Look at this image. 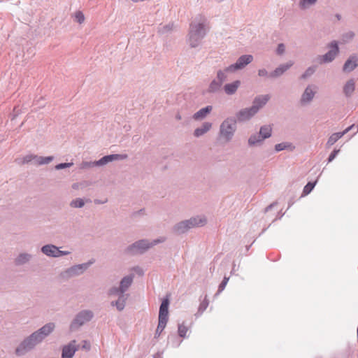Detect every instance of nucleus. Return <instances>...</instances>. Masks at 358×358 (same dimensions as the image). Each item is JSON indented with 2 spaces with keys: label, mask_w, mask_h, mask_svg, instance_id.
<instances>
[{
  "label": "nucleus",
  "mask_w": 358,
  "mask_h": 358,
  "mask_svg": "<svg viewBox=\"0 0 358 358\" xmlns=\"http://www.w3.org/2000/svg\"><path fill=\"white\" fill-rule=\"evenodd\" d=\"M32 259V255L28 252H20L15 258L14 262L17 266L28 264Z\"/></svg>",
  "instance_id": "nucleus-25"
},
{
  "label": "nucleus",
  "mask_w": 358,
  "mask_h": 358,
  "mask_svg": "<svg viewBox=\"0 0 358 358\" xmlns=\"http://www.w3.org/2000/svg\"><path fill=\"white\" fill-rule=\"evenodd\" d=\"M208 300L206 297L204 300L200 303L198 309V313L196 314V315H201L206 310V308L208 306Z\"/></svg>",
  "instance_id": "nucleus-39"
},
{
  "label": "nucleus",
  "mask_w": 358,
  "mask_h": 358,
  "mask_svg": "<svg viewBox=\"0 0 358 358\" xmlns=\"http://www.w3.org/2000/svg\"><path fill=\"white\" fill-rule=\"evenodd\" d=\"M358 66V54H353L345 61L343 71L345 73L352 72Z\"/></svg>",
  "instance_id": "nucleus-16"
},
{
  "label": "nucleus",
  "mask_w": 358,
  "mask_h": 358,
  "mask_svg": "<svg viewBox=\"0 0 358 358\" xmlns=\"http://www.w3.org/2000/svg\"><path fill=\"white\" fill-rule=\"evenodd\" d=\"M357 131H358V124H357Z\"/></svg>",
  "instance_id": "nucleus-63"
},
{
  "label": "nucleus",
  "mask_w": 358,
  "mask_h": 358,
  "mask_svg": "<svg viewBox=\"0 0 358 358\" xmlns=\"http://www.w3.org/2000/svg\"><path fill=\"white\" fill-rule=\"evenodd\" d=\"M107 202V199H105L104 201H101V200H99V199H95L94 200V203L96 204H103Z\"/></svg>",
  "instance_id": "nucleus-57"
},
{
  "label": "nucleus",
  "mask_w": 358,
  "mask_h": 358,
  "mask_svg": "<svg viewBox=\"0 0 358 358\" xmlns=\"http://www.w3.org/2000/svg\"><path fill=\"white\" fill-rule=\"evenodd\" d=\"M259 135L262 136V138L265 140L271 136V128L268 125H264L261 127L259 129Z\"/></svg>",
  "instance_id": "nucleus-34"
},
{
  "label": "nucleus",
  "mask_w": 358,
  "mask_h": 358,
  "mask_svg": "<svg viewBox=\"0 0 358 358\" xmlns=\"http://www.w3.org/2000/svg\"><path fill=\"white\" fill-rule=\"evenodd\" d=\"M254 59L252 55H243L238 58L234 64H230L231 69H233L236 73L238 71H241L245 69L248 64H250Z\"/></svg>",
  "instance_id": "nucleus-11"
},
{
  "label": "nucleus",
  "mask_w": 358,
  "mask_h": 358,
  "mask_svg": "<svg viewBox=\"0 0 358 358\" xmlns=\"http://www.w3.org/2000/svg\"><path fill=\"white\" fill-rule=\"evenodd\" d=\"M73 165V162L69 163H61L55 166V169L56 170H61L66 168H69Z\"/></svg>",
  "instance_id": "nucleus-49"
},
{
  "label": "nucleus",
  "mask_w": 358,
  "mask_h": 358,
  "mask_svg": "<svg viewBox=\"0 0 358 358\" xmlns=\"http://www.w3.org/2000/svg\"><path fill=\"white\" fill-rule=\"evenodd\" d=\"M213 124L210 122H203L200 127H196L193 132L195 138H199L204 136L211 130Z\"/></svg>",
  "instance_id": "nucleus-20"
},
{
  "label": "nucleus",
  "mask_w": 358,
  "mask_h": 358,
  "mask_svg": "<svg viewBox=\"0 0 358 358\" xmlns=\"http://www.w3.org/2000/svg\"><path fill=\"white\" fill-rule=\"evenodd\" d=\"M90 343L87 341H83L82 348L86 350H90Z\"/></svg>",
  "instance_id": "nucleus-53"
},
{
  "label": "nucleus",
  "mask_w": 358,
  "mask_h": 358,
  "mask_svg": "<svg viewBox=\"0 0 358 358\" xmlns=\"http://www.w3.org/2000/svg\"><path fill=\"white\" fill-rule=\"evenodd\" d=\"M328 48H329V51L322 58V62L323 63L331 62L339 52L338 43L336 41H332L328 45Z\"/></svg>",
  "instance_id": "nucleus-10"
},
{
  "label": "nucleus",
  "mask_w": 358,
  "mask_h": 358,
  "mask_svg": "<svg viewBox=\"0 0 358 358\" xmlns=\"http://www.w3.org/2000/svg\"><path fill=\"white\" fill-rule=\"evenodd\" d=\"M340 150H334L329 156L328 162H331L336 158Z\"/></svg>",
  "instance_id": "nucleus-52"
},
{
  "label": "nucleus",
  "mask_w": 358,
  "mask_h": 358,
  "mask_svg": "<svg viewBox=\"0 0 358 358\" xmlns=\"http://www.w3.org/2000/svg\"><path fill=\"white\" fill-rule=\"evenodd\" d=\"M318 0H299L298 6L302 10H306L314 6Z\"/></svg>",
  "instance_id": "nucleus-31"
},
{
  "label": "nucleus",
  "mask_w": 358,
  "mask_h": 358,
  "mask_svg": "<svg viewBox=\"0 0 358 358\" xmlns=\"http://www.w3.org/2000/svg\"><path fill=\"white\" fill-rule=\"evenodd\" d=\"M173 29V24L169 23L165 25H160L158 28L159 32L161 34H166Z\"/></svg>",
  "instance_id": "nucleus-38"
},
{
  "label": "nucleus",
  "mask_w": 358,
  "mask_h": 358,
  "mask_svg": "<svg viewBox=\"0 0 358 358\" xmlns=\"http://www.w3.org/2000/svg\"><path fill=\"white\" fill-rule=\"evenodd\" d=\"M343 136V133H340V132H337V133H334V134H331L329 136V138L327 142V145L328 147L333 145L338 139H340Z\"/></svg>",
  "instance_id": "nucleus-35"
},
{
  "label": "nucleus",
  "mask_w": 358,
  "mask_h": 358,
  "mask_svg": "<svg viewBox=\"0 0 358 358\" xmlns=\"http://www.w3.org/2000/svg\"><path fill=\"white\" fill-rule=\"evenodd\" d=\"M94 317V313L89 309H84L79 311L71 321L69 329L74 331L80 329L85 324L89 322Z\"/></svg>",
  "instance_id": "nucleus-6"
},
{
  "label": "nucleus",
  "mask_w": 358,
  "mask_h": 358,
  "mask_svg": "<svg viewBox=\"0 0 358 358\" xmlns=\"http://www.w3.org/2000/svg\"><path fill=\"white\" fill-rule=\"evenodd\" d=\"M294 149L295 146L290 142H282L275 145V150L276 152H280L284 150L293 151Z\"/></svg>",
  "instance_id": "nucleus-32"
},
{
  "label": "nucleus",
  "mask_w": 358,
  "mask_h": 358,
  "mask_svg": "<svg viewBox=\"0 0 358 358\" xmlns=\"http://www.w3.org/2000/svg\"><path fill=\"white\" fill-rule=\"evenodd\" d=\"M92 264V263L90 262L87 263L73 265L63 271L60 273V276L64 280H68L72 278L80 276L87 271V269L90 267V266Z\"/></svg>",
  "instance_id": "nucleus-7"
},
{
  "label": "nucleus",
  "mask_w": 358,
  "mask_h": 358,
  "mask_svg": "<svg viewBox=\"0 0 358 358\" xmlns=\"http://www.w3.org/2000/svg\"><path fill=\"white\" fill-rule=\"evenodd\" d=\"M74 17L76 22L79 24H82L85 21L84 14L81 11H77L74 14Z\"/></svg>",
  "instance_id": "nucleus-45"
},
{
  "label": "nucleus",
  "mask_w": 358,
  "mask_h": 358,
  "mask_svg": "<svg viewBox=\"0 0 358 358\" xmlns=\"http://www.w3.org/2000/svg\"><path fill=\"white\" fill-rule=\"evenodd\" d=\"M34 155L30 154L25 155L22 157H20L16 159L15 162L19 165H23L29 163H31L33 160Z\"/></svg>",
  "instance_id": "nucleus-36"
},
{
  "label": "nucleus",
  "mask_w": 358,
  "mask_h": 358,
  "mask_svg": "<svg viewBox=\"0 0 358 358\" xmlns=\"http://www.w3.org/2000/svg\"><path fill=\"white\" fill-rule=\"evenodd\" d=\"M271 73H268V71L266 69H260L257 71L258 76L261 78H271L269 76Z\"/></svg>",
  "instance_id": "nucleus-48"
},
{
  "label": "nucleus",
  "mask_w": 358,
  "mask_h": 358,
  "mask_svg": "<svg viewBox=\"0 0 358 358\" xmlns=\"http://www.w3.org/2000/svg\"><path fill=\"white\" fill-rule=\"evenodd\" d=\"M213 110L212 106H207L204 108L199 109L197 112H196L192 118L196 121H201L204 120Z\"/></svg>",
  "instance_id": "nucleus-24"
},
{
  "label": "nucleus",
  "mask_w": 358,
  "mask_h": 358,
  "mask_svg": "<svg viewBox=\"0 0 358 358\" xmlns=\"http://www.w3.org/2000/svg\"><path fill=\"white\" fill-rule=\"evenodd\" d=\"M78 345L76 340L71 341L62 348V358H73L76 352L78 350Z\"/></svg>",
  "instance_id": "nucleus-14"
},
{
  "label": "nucleus",
  "mask_w": 358,
  "mask_h": 358,
  "mask_svg": "<svg viewBox=\"0 0 358 358\" xmlns=\"http://www.w3.org/2000/svg\"><path fill=\"white\" fill-rule=\"evenodd\" d=\"M32 350V347L24 337L15 348V355L17 357H23Z\"/></svg>",
  "instance_id": "nucleus-13"
},
{
  "label": "nucleus",
  "mask_w": 358,
  "mask_h": 358,
  "mask_svg": "<svg viewBox=\"0 0 358 358\" xmlns=\"http://www.w3.org/2000/svg\"><path fill=\"white\" fill-rule=\"evenodd\" d=\"M206 223L207 220L205 216L197 215L176 223L173 227L172 231L180 235L186 233L192 228L203 227Z\"/></svg>",
  "instance_id": "nucleus-4"
},
{
  "label": "nucleus",
  "mask_w": 358,
  "mask_h": 358,
  "mask_svg": "<svg viewBox=\"0 0 358 358\" xmlns=\"http://www.w3.org/2000/svg\"><path fill=\"white\" fill-rule=\"evenodd\" d=\"M355 36V33L353 31H347L344 32L341 36V40L342 43H348L350 41H352Z\"/></svg>",
  "instance_id": "nucleus-33"
},
{
  "label": "nucleus",
  "mask_w": 358,
  "mask_h": 358,
  "mask_svg": "<svg viewBox=\"0 0 358 358\" xmlns=\"http://www.w3.org/2000/svg\"><path fill=\"white\" fill-rule=\"evenodd\" d=\"M223 84L221 83L216 78L213 79L209 84L208 92L216 93L221 90Z\"/></svg>",
  "instance_id": "nucleus-28"
},
{
  "label": "nucleus",
  "mask_w": 358,
  "mask_h": 358,
  "mask_svg": "<svg viewBox=\"0 0 358 358\" xmlns=\"http://www.w3.org/2000/svg\"><path fill=\"white\" fill-rule=\"evenodd\" d=\"M56 324L54 322H48L38 329L32 332L29 336L36 346L42 343L55 329Z\"/></svg>",
  "instance_id": "nucleus-5"
},
{
  "label": "nucleus",
  "mask_w": 358,
  "mask_h": 358,
  "mask_svg": "<svg viewBox=\"0 0 358 358\" xmlns=\"http://www.w3.org/2000/svg\"><path fill=\"white\" fill-rule=\"evenodd\" d=\"M231 66L229 65L223 69H219L216 72V78L221 83H224L228 80V76L230 73H234V71L233 69H231Z\"/></svg>",
  "instance_id": "nucleus-21"
},
{
  "label": "nucleus",
  "mask_w": 358,
  "mask_h": 358,
  "mask_svg": "<svg viewBox=\"0 0 358 358\" xmlns=\"http://www.w3.org/2000/svg\"><path fill=\"white\" fill-rule=\"evenodd\" d=\"M228 281H229V278L224 277L223 280L222 281V282L219 285L218 291H217V294H220V292H222L224 289V288H225Z\"/></svg>",
  "instance_id": "nucleus-50"
},
{
  "label": "nucleus",
  "mask_w": 358,
  "mask_h": 358,
  "mask_svg": "<svg viewBox=\"0 0 358 358\" xmlns=\"http://www.w3.org/2000/svg\"><path fill=\"white\" fill-rule=\"evenodd\" d=\"M26 338L27 340L29 341V343H30L31 346L32 347L33 350H34L36 348V345L34 343L33 341L31 340V338H30L29 335L26 336Z\"/></svg>",
  "instance_id": "nucleus-54"
},
{
  "label": "nucleus",
  "mask_w": 358,
  "mask_h": 358,
  "mask_svg": "<svg viewBox=\"0 0 358 358\" xmlns=\"http://www.w3.org/2000/svg\"><path fill=\"white\" fill-rule=\"evenodd\" d=\"M128 295L125 294H121L118 296V299L116 301H113L110 302V305L112 306H115L117 310L122 311L124 310L126 301L127 300Z\"/></svg>",
  "instance_id": "nucleus-26"
},
{
  "label": "nucleus",
  "mask_w": 358,
  "mask_h": 358,
  "mask_svg": "<svg viewBox=\"0 0 358 358\" xmlns=\"http://www.w3.org/2000/svg\"><path fill=\"white\" fill-rule=\"evenodd\" d=\"M241 83L240 80H236L232 83H227L223 86V90L227 95H234L240 87Z\"/></svg>",
  "instance_id": "nucleus-23"
},
{
  "label": "nucleus",
  "mask_w": 358,
  "mask_h": 358,
  "mask_svg": "<svg viewBox=\"0 0 358 358\" xmlns=\"http://www.w3.org/2000/svg\"><path fill=\"white\" fill-rule=\"evenodd\" d=\"M354 124H352L351 126L348 127V128H346L343 131H342L341 133H343V136L345 134H346L348 132H349L353 127H354Z\"/></svg>",
  "instance_id": "nucleus-56"
},
{
  "label": "nucleus",
  "mask_w": 358,
  "mask_h": 358,
  "mask_svg": "<svg viewBox=\"0 0 358 358\" xmlns=\"http://www.w3.org/2000/svg\"><path fill=\"white\" fill-rule=\"evenodd\" d=\"M206 19L197 15L190 24L188 41L192 48L197 47L206 34Z\"/></svg>",
  "instance_id": "nucleus-1"
},
{
  "label": "nucleus",
  "mask_w": 358,
  "mask_h": 358,
  "mask_svg": "<svg viewBox=\"0 0 358 358\" xmlns=\"http://www.w3.org/2000/svg\"><path fill=\"white\" fill-rule=\"evenodd\" d=\"M285 52V45L283 43H280L276 49V53L279 55H282Z\"/></svg>",
  "instance_id": "nucleus-51"
},
{
  "label": "nucleus",
  "mask_w": 358,
  "mask_h": 358,
  "mask_svg": "<svg viewBox=\"0 0 358 358\" xmlns=\"http://www.w3.org/2000/svg\"><path fill=\"white\" fill-rule=\"evenodd\" d=\"M38 158H39V156H38L36 155H34V157H33V160H32L31 163L34 165L38 166V161H39V159H38Z\"/></svg>",
  "instance_id": "nucleus-55"
},
{
  "label": "nucleus",
  "mask_w": 358,
  "mask_h": 358,
  "mask_svg": "<svg viewBox=\"0 0 358 358\" xmlns=\"http://www.w3.org/2000/svg\"><path fill=\"white\" fill-rule=\"evenodd\" d=\"M355 85L356 80L354 78H350L345 83L343 87V93L345 97L349 98L352 96L355 91Z\"/></svg>",
  "instance_id": "nucleus-22"
},
{
  "label": "nucleus",
  "mask_w": 358,
  "mask_h": 358,
  "mask_svg": "<svg viewBox=\"0 0 358 358\" xmlns=\"http://www.w3.org/2000/svg\"><path fill=\"white\" fill-rule=\"evenodd\" d=\"M336 17L340 20L341 19V15H336Z\"/></svg>",
  "instance_id": "nucleus-61"
},
{
  "label": "nucleus",
  "mask_w": 358,
  "mask_h": 358,
  "mask_svg": "<svg viewBox=\"0 0 358 358\" xmlns=\"http://www.w3.org/2000/svg\"><path fill=\"white\" fill-rule=\"evenodd\" d=\"M315 71V66L308 67L300 76V79L306 80L310 77Z\"/></svg>",
  "instance_id": "nucleus-37"
},
{
  "label": "nucleus",
  "mask_w": 358,
  "mask_h": 358,
  "mask_svg": "<svg viewBox=\"0 0 358 358\" xmlns=\"http://www.w3.org/2000/svg\"><path fill=\"white\" fill-rule=\"evenodd\" d=\"M90 199H85L83 198H76L71 201L69 206L72 208H82L85 205L86 202H90Z\"/></svg>",
  "instance_id": "nucleus-30"
},
{
  "label": "nucleus",
  "mask_w": 358,
  "mask_h": 358,
  "mask_svg": "<svg viewBox=\"0 0 358 358\" xmlns=\"http://www.w3.org/2000/svg\"><path fill=\"white\" fill-rule=\"evenodd\" d=\"M317 92V85L313 83L307 85L300 96V105L302 106H309L313 101Z\"/></svg>",
  "instance_id": "nucleus-8"
},
{
  "label": "nucleus",
  "mask_w": 358,
  "mask_h": 358,
  "mask_svg": "<svg viewBox=\"0 0 358 358\" xmlns=\"http://www.w3.org/2000/svg\"><path fill=\"white\" fill-rule=\"evenodd\" d=\"M169 299H165L162 301L159 311V321H161L162 324L163 322L167 323L169 318Z\"/></svg>",
  "instance_id": "nucleus-18"
},
{
  "label": "nucleus",
  "mask_w": 358,
  "mask_h": 358,
  "mask_svg": "<svg viewBox=\"0 0 358 358\" xmlns=\"http://www.w3.org/2000/svg\"><path fill=\"white\" fill-rule=\"evenodd\" d=\"M134 275L133 274H130L129 275L124 276L120 282V289L124 294L125 292L128 290L129 287L131 285Z\"/></svg>",
  "instance_id": "nucleus-27"
},
{
  "label": "nucleus",
  "mask_w": 358,
  "mask_h": 358,
  "mask_svg": "<svg viewBox=\"0 0 358 358\" xmlns=\"http://www.w3.org/2000/svg\"><path fill=\"white\" fill-rule=\"evenodd\" d=\"M294 64L292 61H289L285 64L279 65L274 71L271 72L269 76L272 78H276L283 75L287 70H289Z\"/></svg>",
  "instance_id": "nucleus-17"
},
{
  "label": "nucleus",
  "mask_w": 358,
  "mask_h": 358,
  "mask_svg": "<svg viewBox=\"0 0 358 358\" xmlns=\"http://www.w3.org/2000/svg\"><path fill=\"white\" fill-rule=\"evenodd\" d=\"M126 158H127V155H117V154L110 155H106V156L103 157L98 161H95V164H96V166H104V165L107 164L108 163L113 162L114 160L124 159Z\"/></svg>",
  "instance_id": "nucleus-19"
},
{
  "label": "nucleus",
  "mask_w": 358,
  "mask_h": 358,
  "mask_svg": "<svg viewBox=\"0 0 358 358\" xmlns=\"http://www.w3.org/2000/svg\"><path fill=\"white\" fill-rule=\"evenodd\" d=\"M53 159L54 158L52 156H48V157L39 156V158H38V159H39V161H38V166L48 164L53 160Z\"/></svg>",
  "instance_id": "nucleus-40"
},
{
  "label": "nucleus",
  "mask_w": 358,
  "mask_h": 358,
  "mask_svg": "<svg viewBox=\"0 0 358 358\" xmlns=\"http://www.w3.org/2000/svg\"><path fill=\"white\" fill-rule=\"evenodd\" d=\"M166 323H164L163 322V324H162L161 321H159L158 325H157V329L155 331V337H157L161 334V333L163 331V330L166 327Z\"/></svg>",
  "instance_id": "nucleus-46"
},
{
  "label": "nucleus",
  "mask_w": 358,
  "mask_h": 358,
  "mask_svg": "<svg viewBox=\"0 0 358 358\" xmlns=\"http://www.w3.org/2000/svg\"><path fill=\"white\" fill-rule=\"evenodd\" d=\"M41 252L48 257L58 258L71 254L69 250H60L59 248L53 244H47L41 247Z\"/></svg>",
  "instance_id": "nucleus-9"
},
{
  "label": "nucleus",
  "mask_w": 358,
  "mask_h": 358,
  "mask_svg": "<svg viewBox=\"0 0 358 358\" xmlns=\"http://www.w3.org/2000/svg\"><path fill=\"white\" fill-rule=\"evenodd\" d=\"M257 113L252 106L240 110L236 114V122H245L251 120Z\"/></svg>",
  "instance_id": "nucleus-12"
},
{
  "label": "nucleus",
  "mask_w": 358,
  "mask_h": 358,
  "mask_svg": "<svg viewBox=\"0 0 358 358\" xmlns=\"http://www.w3.org/2000/svg\"><path fill=\"white\" fill-rule=\"evenodd\" d=\"M270 94H260L255 97L252 107L253 109L258 113L261 108H262L270 100Z\"/></svg>",
  "instance_id": "nucleus-15"
},
{
  "label": "nucleus",
  "mask_w": 358,
  "mask_h": 358,
  "mask_svg": "<svg viewBox=\"0 0 358 358\" xmlns=\"http://www.w3.org/2000/svg\"><path fill=\"white\" fill-rule=\"evenodd\" d=\"M121 294H124V293L120 291V286L118 287H112L108 291V294L110 296H118Z\"/></svg>",
  "instance_id": "nucleus-41"
},
{
  "label": "nucleus",
  "mask_w": 358,
  "mask_h": 358,
  "mask_svg": "<svg viewBox=\"0 0 358 358\" xmlns=\"http://www.w3.org/2000/svg\"><path fill=\"white\" fill-rule=\"evenodd\" d=\"M272 207V205H270L268 206L266 208V210H268L269 208H271Z\"/></svg>",
  "instance_id": "nucleus-60"
},
{
  "label": "nucleus",
  "mask_w": 358,
  "mask_h": 358,
  "mask_svg": "<svg viewBox=\"0 0 358 358\" xmlns=\"http://www.w3.org/2000/svg\"><path fill=\"white\" fill-rule=\"evenodd\" d=\"M166 240L165 236H160L153 240L141 239L129 245L125 249V252L131 255L143 254L154 246L165 242Z\"/></svg>",
  "instance_id": "nucleus-3"
},
{
  "label": "nucleus",
  "mask_w": 358,
  "mask_h": 358,
  "mask_svg": "<svg viewBox=\"0 0 358 358\" xmlns=\"http://www.w3.org/2000/svg\"><path fill=\"white\" fill-rule=\"evenodd\" d=\"M87 185H88L87 182L83 181L81 182H75V183L72 184L71 187L73 189L78 190V189H83L85 187H86Z\"/></svg>",
  "instance_id": "nucleus-44"
},
{
  "label": "nucleus",
  "mask_w": 358,
  "mask_h": 358,
  "mask_svg": "<svg viewBox=\"0 0 358 358\" xmlns=\"http://www.w3.org/2000/svg\"><path fill=\"white\" fill-rule=\"evenodd\" d=\"M96 166L94 162H83L80 164V168L83 169L92 168Z\"/></svg>",
  "instance_id": "nucleus-47"
},
{
  "label": "nucleus",
  "mask_w": 358,
  "mask_h": 358,
  "mask_svg": "<svg viewBox=\"0 0 358 358\" xmlns=\"http://www.w3.org/2000/svg\"><path fill=\"white\" fill-rule=\"evenodd\" d=\"M264 140L259 134H252L248 138V145L250 147L260 145Z\"/></svg>",
  "instance_id": "nucleus-29"
},
{
  "label": "nucleus",
  "mask_w": 358,
  "mask_h": 358,
  "mask_svg": "<svg viewBox=\"0 0 358 358\" xmlns=\"http://www.w3.org/2000/svg\"><path fill=\"white\" fill-rule=\"evenodd\" d=\"M188 329L183 324L178 325V334L182 338H185Z\"/></svg>",
  "instance_id": "nucleus-43"
},
{
  "label": "nucleus",
  "mask_w": 358,
  "mask_h": 358,
  "mask_svg": "<svg viewBox=\"0 0 358 358\" xmlns=\"http://www.w3.org/2000/svg\"><path fill=\"white\" fill-rule=\"evenodd\" d=\"M236 129V118L234 117L225 118L219 127L217 134L218 141L223 144L229 143L234 138Z\"/></svg>",
  "instance_id": "nucleus-2"
},
{
  "label": "nucleus",
  "mask_w": 358,
  "mask_h": 358,
  "mask_svg": "<svg viewBox=\"0 0 358 358\" xmlns=\"http://www.w3.org/2000/svg\"><path fill=\"white\" fill-rule=\"evenodd\" d=\"M217 2H221L223 0H215Z\"/></svg>",
  "instance_id": "nucleus-62"
},
{
  "label": "nucleus",
  "mask_w": 358,
  "mask_h": 358,
  "mask_svg": "<svg viewBox=\"0 0 358 358\" xmlns=\"http://www.w3.org/2000/svg\"><path fill=\"white\" fill-rule=\"evenodd\" d=\"M316 184V182H308V184L304 187L303 190V194L304 195L308 194L314 188L315 185Z\"/></svg>",
  "instance_id": "nucleus-42"
},
{
  "label": "nucleus",
  "mask_w": 358,
  "mask_h": 358,
  "mask_svg": "<svg viewBox=\"0 0 358 358\" xmlns=\"http://www.w3.org/2000/svg\"><path fill=\"white\" fill-rule=\"evenodd\" d=\"M176 118L177 120H181L182 117H181V115H180L179 113H178V114L176 115Z\"/></svg>",
  "instance_id": "nucleus-59"
},
{
  "label": "nucleus",
  "mask_w": 358,
  "mask_h": 358,
  "mask_svg": "<svg viewBox=\"0 0 358 358\" xmlns=\"http://www.w3.org/2000/svg\"><path fill=\"white\" fill-rule=\"evenodd\" d=\"M134 270L136 271L137 273H138L139 275H142L143 273V270L139 268V267H136L134 268Z\"/></svg>",
  "instance_id": "nucleus-58"
}]
</instances>
